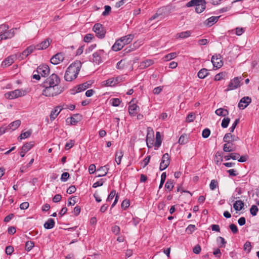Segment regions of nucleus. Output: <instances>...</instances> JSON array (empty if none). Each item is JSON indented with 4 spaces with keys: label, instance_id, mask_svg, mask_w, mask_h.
Returning <instances> with one entry per match:
<instances>
[{
    "label": "nucleus",
    "instance_id": "774afa93",
    "mask_svg": "<svg viewBox=\"0 0 259 259\" xmlns=\"http://www.w3.org/2000/svg\"><path fill=\"white\" fill-rule=\"evenodd\" d=\"M111 230L115 235H118L120 233V227L118 226H114L112 227Z\"/></svg>",
    "mask_w": 259,
    "mask_h": 259
},
{
    "label": "nucleus",
    "instance_id": "de8ad7c7",
    "mask_svg": "<svg viewBox=\"0 0 259 259\" xmlns=\"http://www.w3.org/2000/svg\"><path fill=\"white\" fill-rule=\"evenodd\" d=\"M112 106L117 107L121 103V101L118 98H113L110 100Z\"/></svg>",
    "mask_w": 259,
    "mask_h": 259
},
{
    "label": "nucleus",
    "instance_id": "f257e3e1",
    "mask_svg": "<svg viewBox=\"0 0 259 259\" xmlns=\"http://www.w3.org/2000/svg\"><path fill=\"white\" fill-rule=\"evenodd\" d=\"M81 67V62L80 61H75L71 64L67 68L64 75V79L67 81H71L75 79Z\"/></svg>",
    "mask_w": 259,
    "mask_h": 259
},
{
    "label": "nucleus",
    "instance_id": "864d4df0",
    "mask_svg": "<svg viewBox=\"0 0 259 259\" xmlns=\"http://www.w3.org/2000/svg\"><path fill=\"white\" fill-rule=\"evenodd\" d=\"M195 118V114L194 113H190L189 114L186 118V121L188 122H191L193 121Z\"/></svg>",
    "mask_w": 259,
    "mask_h": 259
},
{
    "label": "nucleus",
    "instance_id": "e2e57ef3",
    "mask_svg": "<svg viewBox=\"0 0 259 259\" xmlns=\"http://www.w3.org/2000/svg\"><path fill=\"white\" fill-rule=\"evenodd\" d=\"M14 251V248L12 246H8L5 249L6 253L8 255H11Z\"/></svg>",
    "mask_w": 259,
    "mask_h": 259
},
{
    "label": "nucleus",
    "instance_id": "0e129e2a",
    "mask_svg": "<svg viewBox=\"0 0 259 259\" xmlns=\"http://www.w3.org/2000/svg\"><path fill=\"white\" fill-rule=\"evenodd\" d=\"M69 177V173L67 172H65L62 174L61 177V180L63 182H65L68 179Z\"/></svg>",
    "mask_w": 259,
    "mask_h": 259
},
{
    "label": "nucleus",
    "instance_id": "72a5a7b5",
    "mask_svg": "<svg viewBox=\"0 0 259 259\" xmlns=\"http://www.w3.org/2000/svg\"><path fill=\"white\" fill-rule=\"evenodd\" d=\"M153 63L154 61L152 60H145L141 62L140 67L142 68H145L153 64Z\"/></svg>",
    "mask_w": 259,
    "mask_h": 259
},
{
    "label": "nucleus",
    "instance_id": "4be33fe9",
    "mask_svg": "<svg viewBox=\"0 0 259 259\" xmlns=\"http://www.w3.org/2000/svg\"><path fill=\"white\" fill-rule=\"evenodd\" d=\"M108 166V165H106L104 166H101L99 168H98L97 169V172L99 173L97 176V177H101L106 176L109 170V167Z\"/></svg>",
    "mask_w": 259,
    "mask_h": 259
},
{
    "label": "nucleus",
    "instance_id": "39448f33",
    "mask_svg": "<svg viewBox=\"0 0 259 259\" xmlns=\"http://www.w3.org/2000/svg\"><path fill=\"white\" fill-rule=\"evenodd\" d=\"M105 55V51L103 50H99L94 52L92 55V58L91 61L97 64H100L103 62V57Z\"/></svg>",
    "mask_w": 259,
    "mask_h": 259
},
{
    "label": "nucleus",
    "instance_id": "7ed1b4c3",
    "mask_svg": "<svg viewBox=\"0 0 259 259\" xmlns=\"http://www.w3.org/2000/svg\"><path fill=\"white\" fill-rule=\"evenodd\" d=\"M27 91L23 89H17L13 91L8 92L5 94V97L9 100L14 99L26 95Z\"/></svg>",
    "mask_w": 259,
    "mask_h": 259
},
{
    "label": "nucleus",
    "instance_id": "f8f14e48",
    "mask_svg": "<svg viewBox=\"0 0 259 259\" xmlns=\"http://www.w3.org/2000/svg\"><path fill=\"white\" fill-rule=\"evenodd\" d=\"M64 59V54L62 53H59L53 56L50 61L51 63L57 65L62 62Z\"/></svg>",
    "mask_w": 259,
    "mask_h": 259
},
{
    "label": "nucleus",
    "instance_id": "4d7b16f0",
    "mask_svg": "<svg viewBox=\"0 0 259 259\" xmlns=\"http://www.w3.org/2000/svg\"><path fill=\"white\" fill-rule=\"evenodd\" d=\"M210 134V131L208 128H205L202 131V136L203 138H208Z\"/></svg>",
    "mask_w": 259,
    "mask_h": 259
},
{
    "label": "nucleus",
    "instance_id": "338daca9",
    "mask_svg": "<svg viewBox=\"0 0 259 259\" xmlns=\"http://www.w3.org/2000/svg\"><path fill=\"white\" fill-rule=\"evenodd\" d=\"M201 250V248L199 244L195 245L193 249V252L197 254H199Z\"/></svg>",
    "mask_w": 259,
    "mask_h": 259
},
{
    "label": "nucleus",
    "instance_id": "6ab92c4d",
    "mask_svg": "<svg viewBox=\"0 0 259 259\" xmlns=\"http://www.w3.org/2000/svg\"><path fill=\"white\" fill-rule=\"evenodd\" d=\"M16 56L15 55H12L8 57L2 63L3 67H6L11 65L14 62Z\"/></svg>",
    "mask_w": 259,
    "mask_h": 259
},
{
    "label": "nucleus",
    "instance_id": "bf43d9fd",
    "mask_svg": "<svg viewBox=\"0 0 259 259\" xmlns=\"http://www.w3.org/2000/svg\"><path fill=\"white\" fill-rule=\"evenodd\" d=\"M244 249L247 250L248 252H249L251 249V243L249 241H246L244 245Z\"/></svg>",
    "mask_w": 259,
    "mask_h": 259
},
{
    "label": "nucleus",
    "instance_id": "c85d7f7f",
    "mask_svg": "<svg viewBox=\"0 0 259 259\" xmlns=\"http://www.w3.org/2000/svg\"><path fill=\"white\" fill-rule=\"evenodd\" d=\"M215 113L218 116L225 117L229 114V111L227 109L220 108L215 110Z\"/></svg>",
    "mask_w": 259,
    "mask_h": 259
},
{
    "label": "nucleus",
    "instance_id": "a18cd8bd",
    "mask_svg": "<svg viewBox=\"0 0 259 259\" xmlns=\"http://www.w3.org/2000/svg\"><path fill=\"white\" fill-rule=\"evenodd\" d=\"M196 229V227L194 225H189L186 229V232L188 234H192Z\"/></svg>",
    "mask_w": 259,
    "mask_h": 259
},
{
    "label": "nucleus",
    "instance_id": "6e6552de",
    "mask_svg": "<svg viewBox=\"0 0 259 259\" xmlns=\"http://www.w3.org/2000/svg\"><path fill=\"white\" fill-rule=\"evenodd\" d=\"M170 163V156L168 153H165L163 155L162 159L160 164L159 169L162 171L166 169Z\"/></svg>",
    "mask_w": 259,
    "mask_h": 259
},
{
    "label": "nucleus",
    "instance_id": "b1692460",
    "mask_svg": "<svg viewBox=\"0 0 259 259\" xmlns=\"http://www.w3.org/2000/svg\"><path fill=\"white\" fill-rule=\"evenodd\" d=\"M238 139V137L235 136V135H232L230 133H227L225 134L223 138V141L224 142H227L228 141L232 142L237 141Z\"/></svg>",
    "mask_w": 259,
    "mask_h": 259
},
{
    "label": "nucleus",
    "instance_id": "ddd939ff",
    "mask_svg": "<svg viewBox=\"0 0 259 259\" xmlns=\"http://www.w3.org/2000/svg\"><path fill=\"white\" fill-rule=\"evenodd\" d=\"M91 84L88 83V82H84L82 84H80L76 87H75L73 90L71 94H75L76 93H78L85 90L89 88Z\"/></svg>",
    "mask_w": 259,
    "mask_h": 259
},
{
    "label": "nucleus",
    "instance_id": "cd10ccee",
    "mask_svg": "<svg viewBox=\"0 0 259 259\" xmlns=\"http://www.w3.org/2000/svg\"><path fill=\"white\" fill-rule=\"evenodd\" d=\"M21 124V120H16L12 123H11L9 125L7 126V128H9V130H12L14 131L17 129Z\"/></svg>",
    "mask_w": 259,
    "mask_h": 259
},
{
    "label": "nucleus",
    "instance_id": "0eeeda50",
    "mask_svg": "<svg viewBox=\"0 0 259 259\" xmlns=\"http://www.w3.org/2000/svg\"><path fill=\"white\" fill-rule=\"evenodd\" d=\"M174 8L170 6H166L161 7L157 10V14H159L162 17L168 16L173 11Z\"/></svg>",
    "mask_w": 259,
    "mask_h": 259
},
{
    "label": "nucleus",
    "instance_id": "c9c22d12",
    "mask_svg": "<svg viewBox=\"0 0 259 259\" xmlns=\"http://www.w3.org/2000/svg\"><path fill=\"white\" fill-rule=\"evenodd\" d=\"M123 155V152L122 150L117 151L115 154V161L117 164H119L121 162V158Z\"/></svg>",
    "mask_w": 259,
    "mask_h": 259
},
{
    "label": "nucleus",
    "instance_id": "f3484780",
    "mask_svg": "<svg viewBox=\"0 0 259 259\" xmlns=\"http://www.w3.org/2000/svg\"><path fill=\"white\" fill-rule=\"evenodd\" d=\"M51 41L52 40L50 38H47L41 43L35 46L36 47V50H41L46 49L49 46Z\"/></svg>",
    "mask_w": 259,
    "mask_h": 259
},
{
    "label": "nucleus",
    "instance_id": "9b49d317",
    "mask_svg": "<svg viewBox=\"0 0 259 259\" xmlns=\"http://www.w3.org/2000/svg\"><path fill=\"white\" fill-rule=\"evenodd\" d=\"M240 78H238V77L234 78L232 79L228 86L227 91L229 90H233L236 89L240 86Z\"/></svg>",
    "mask_w": 259,
    "mask_h": 259
},
{
    "label": "nucleus",
    "instance_id": "473e14b6",
    "mask_svg": "<svg viewBox=\"0 0 259 259\" xmlns=\"http://www.w3.org/2000/svg\"><path fill=\"white\" fill-rule=\"evenodd\" d=\"M208 74V71L205 68H202L198 72V77L201 79H203Z\"/></svg>",
    "mask_w": 259,
    "mask_h": 259
},
{
    "label": "nucleus",
    "instance_id": "393cba45",
    "mask_svg": "<svg viewBox=\"0 0 259 259\" xmlns=\"http://www.w3.org/2000/svg\"><path fill=\"white\" fill-rule=\"evenodd\" d=\"M206 2L205 0H203L201 3H199L197 4L196 5L195 11L197 13H202L206 8Z\"/></svg>",
    "mask_w": 259,
    "mask_h": 259
},
{
    "label": "nucleus",
    "instance_id": "052dcab7",
    "mask_svg": "<svg viewBox=\"0 0 259 259\" xmlns=\"http://www.w3.org/2000/svg\"><path fill=\"white\" fill-rule=\"evenodd\" d=\"M239 118L236 119L235 121L233 123L232 126L229 128L230 132L231 133H233L234 132L236 126L239 123Z\"/></svg>",
    "mask_w": 259,
    "mask_h": 259
},
{
    "label": "nucleus",
    "instance_id": "6e6d98bb",
    "mask_svg": "<svg viewBox=\"0 0 259 259\" xmlns=\"http://www.w3.org/2000/svg\"><path fill=\"white\" fill-rule=\"evenodd\" d=\"M218 186V182L215 180H212L210 182L209 187L211 190H214Z\"/></svg>",
    "mask_w": 259,
    "mask_h": 259
},
{
    "label": "nucleus",
    "instance_id": "13d9d810",
    "mask_svg": "<svg viewBox=\"0 0 259 259\" xmlns=\"http://www.w3.org/2000/svg\"><path fill=\"white\" fill-rule=\"evenodd\" d=\"M9 28V27L8 25L6 24H2L0 25V34L2 33H4V32H6Z\"/></svg>",
    "mask_w": 259,
    "mask_h": 259
},
{
    "label": "nucleus",
    "instance_id": "49530a36",
    "mask_svg": "<svg viewBox=\"0 0 259 259\" xmlns=\"http://www.w3.org/2000/svg\"><path fill=\"white\" fill-rule=\"evenodd\" d=\"M230 119L229 117L224 118L222 122L221 125L223 128H226L228 127L230 122Z\"/></svg>",
    "mask_w": 259,
    "mask_h": 259
},
{
    "label": "nucleus",
    "instance_id": "680f3d73",
    "mask_svg": "<svg viewBox=\"0 0 259 259\" xmlns=\"http://www.w3.org/2000/svg\"><path fill=\"white\" fill-rule=\"evenodd\" d=\"M217 241L218 242L219 241L221 242V244L220 245V247H222L223 246H224L226 244L227 242L225 241V239L222 237H218L217 239Z\"/></svg>",
    "mask_w": 259,
    "mask_h": 259
},
{
    "label": "nucleus",
    "instance_id": "dca6fc26",
    "mask_svg": "<svg viewBox=\"0 0 259 259\" xmlns=\"http://www.w3.org/2000/svg\"><path fill=\"white\" fill-rule=\"evenodd\" d=\"M132 101L130 102L128 106V112L130 115L135 116L139 111V107L134 103H132Z\"/></svg>",
    "mask_w": 259,
    "mask_h": 259
},
{
    "label": "nucleus",
    "instance_id": "a211bd4d",
    "mask_svg": "<svg viewBox=\"0 0 259 259\" xmlns=\"http://www.w3.org/2000/svg\"><path fill=\"white\" fill-rule=\"evenodd\" d=\"M15 33L13 29L7 30L4 33L0 34V41L3 39L11 38L14 36Z\"/></svg>",
    "mask_w": 259,
    "mask_h": 259
},
{
    "label": "nucleus",
    "instance_id": "412c9836",
    "mask_svg": "<svg viewBox=\"0 0 259 259\" xmlns=\"http://www.w3.org/2000/svg\"><path fill=\"white\" fill-rule=\"evenodd\" d=\"M220 16H212L208 18L204 22V24L208 26H211L215 24L219 20Z\"/></svg>",
    "mask_w": 259,
    "mask_h": 259
},
{
    "label": "nucleus",
    "instance_id": "e433bc0d",
    "mask_svg": "<svg viewBox=\"0 0 259 259\" xmlns=\"http://www.w3.org/2000/svg\"><path fill=\"white\" fill-rule=\"evenodd\" d=\"M191 32L190 31L182 32L177 34V37L181 38H185L191 35Z\"/></svg>",
    "mask_w": 259,
    "mask_h": 259
},
{
    "label": "nucleus",
    "instance_id": "bb28decb",
    "mask_svg": "<svg viewBox=\"0 0 259 259\" xmlns=\"http://www.w3.org/2000/svg\"><path fill=\"white\" fill-rule=\"evenodd\" d=\"M134 35L130 34L126 36L121 37L120 39L122 40V42L124 44V45L130 44L133 39Z\"/></svg>",
    "mask_w": 259,
    "mask_h": 259
},
{
    "label": "nucleus",
    "instance_id": "58836bf2",
    "mask_svg": "<svg viewBox=\"0 0 259 259\" xmlns=\"http://www.w3.org/2000/svg\"><path fill=\"white\" fill-rule=\"evenodd\" d=\"M161 144V140L160 133L157 132L156 134V141L154 144L155 147H159Z\"/></svg>",
    "mask_w": 259,
    "mask_h": 259
},
{
    "label": "nucleus",
    "instance_id": "4468645a",
    "mask_svg": "<svg viewBox=\"0 0 259 259\" xmlns=\"http://www.w3.org/2000/svg\"><path fill=\"white\" fill-rule=\"evenodd\" d=\"M251 98L247 96L244 97L240 100L238 104V107L240 109H244L251 103Z\"/></svg>",
    "mask_w": 259,
    "mask_h": 259
},
{
    "label": "nucleus",
    "instance_id": "a19ab883",
    "mask_svg": "<svg viewBox=\"0 0 259 259\" xmlns=\"http://www.w3.org/2000/svg\"><path fill=\"white\" fill-rule=\"evenodd\" d=\"M203 1V0H191L186 4V6L187 7L196 6L197 4H198L199 3H201Z\"/></svg>",
    "mask_w": 259,
    "mask_h": 259
},
{
    "label": "nucleus",
    "instance_id": "7c9ffc66",
    "mask_svg": "<svg viewBox=\"0 0 259 259\" xmlns=\"http://www.w3.org/2000/svg\"><path fill=\"white\" fill-rule=\"evenodd\" d=\"M55 222L53 219H49L44 224V228L46 229H51L54 227Z\"/></svg>",
    "mask_w": 259,
    "mask_h": 259
},
{
    "label": "nucleus",
    "instance_id": "9d476101",
    "mask_svg": "<svg viewBox=\"0 0 259 259\" xmlns=\"http://www.w3.org/2000/svg\"><path fill=\"white\" fill-rule=\"evenodd\" d=\"M211 61L213 66L217 68H221L223 65L222 57L220 54H215L212 56Z\"/></svg>",
    "mask_w": 259,
    "mask_h": 259
},
{
    "label": "nucleus",
    "instance_id": "a878e982",
    "mask_svg": "<svg viewBox=\"0 0 259 259\" xmlns=\"http://www.w3.org/2000/svg\"><path fill=\"white\" fill-rule=\"evenodd\" d=\"M154 135L153 133L148 132L146 137V144L148 148H152L153 146Z\"/></svg>",
    "mask_w": 259,
    "mask_h": 259
},
{
    "label": "nucleus",
    "instance_id": "2f4dec72",
    "mask_svg": "<svg viewBox=\"0 0 259 259\" xmlns=\"http://www.w3.org/2000/svg\"><path fill=\"white\" fill-rule=\"evenodd\" d=\"M61 111V109H60L59 107H57L55 109L52 111L50 114L51 120H54L55 118L57 116V115L59 114Z\"/></svg>",
    "mask_w": 259,
    "mask_h": 259
},
{
    "label": "nucleus",
    "instance_id": "20e7f679",
    "mask_svg": "<svg viewBox=\"0 0 259 259\" xmlns=\"http://www.w3.org/2000/svg\"><path fill=\"white\" fill-rule=\"evenodd\" d=\"M60 82V79L59 77L57 74L53 73L46 79L42 85L43 87L58 86V85Z\"/></svg>",
    "mask_w": 259,
    "mask_h": 259
},
{
    "label": "nucleus",
    "instance_id": "f03ea898",
    "mask_svg": "<svg viewBox=\"0 0 259 259\" xmlns=\"http://www.w3.org/2000/svg\"><path fill=\"white\" fill-rule=\"evenodd\" d=\"M43 90L42 94L48 97L56 96L61 93L65 88L63 87L59 86H46Z\"/></svg>",
    "mask_w": 259,
    "mask_h": 259
},
{
    "label": "nucleus",
    "instance_id": "2eb2a0df",
    "mask_svg": "<svg viewBox=\"0 0 259 259\" xmlns=\"http://www.w3.org/2000/svg\"><path fill=\"white\" fill-rule=\"evenodd\" d=\"M36 49L35 46H30L27 47L21 54L19 55V57L22 60L27 57L30 54L32 53L34 50Z\"/></svg>",
    "mask_w": 259,
    "mask_h": 259
},
{
    "label": "nucleus",
    "instance_id": "37998d69",
    "mask_svg": "<svg viewBox=\"0 0 259 259\" xmlns=\"http://www.w3.org/2000/svg\"><path fill=\"white\" fill-rule=\"evenodd\" d=\"M80 116L79 114H75L74 115V116L71 117L70 118V124L72 125L75 124L77 122H78L79 119L78 118V117Z\"/></svg>",
    "mask_w": 259,
    "mask_h": 259
},
{
    "label": "nucleus",
    "instance_id": "603ef678",
    "mask_svg": "<svg viewBox=\"0 0 259 259\" xmlns=\"http://www.w3.org/2000/svg\"><path fill=\"white\" fill-rule=\"evenodd\" d=\"M177 56V54L175 52L169 53L165 56L164 58L165 60L168 61L175 58Z\"/></svg>",
    "mask_w": 259,
    "mask_h": 259
},
{
    "label": "nucleus",
    "instance_id": "1a4fd4ad",
    "mask_svg": "<svg viewBox=\"0 0 259 259\" xmlns=\"http://www.w3.org/2000/svg\"><path fill=\"white\" fill-rule=\"evenodd\" d=\"M50 71L49 67L46 64L39 65L36 69L37 73L42 77L48 76L50 73Z\"/></svg>",
    "mask_w": 259,
    "mask_h": 259
},
{
    "label": "nucleus",
    "instance_id": "5701e85b",
    "mask_svg": "<svg viewBox=\"0 0 259 259\" xmlns=\"http://www.w3.org/2000/svg\"><path fill=\"white\" fill-rule=\"evenodd\" d=\"M223 146V150L226 152H233L235 151V148L233 147V144L230 141L227 142Z\"/></svg>",
    "mask_w": 259,
    "mask_h": 259
},
{
    "label": "nucleus",
    "instance_id": "aec40b11",
    "mask_svg": "<svg viewBox=\"0 0 259 259\" xmlns=\"http://www.w3.org/2000/svg\"><path fill=\"white\" fill-rule=\"evenodd\" d=\"M124 46V44L122 42V40H121L120 39H119L117 40L113 45L112 49L114 51H118L121 50Z\"/></svg>",
    "mask_w": 259,
    "mask_h": 259
},
{
    "label": "nucleus",
    "instance_id": "5fc2aeb1",
    "mask_svg": "<svg viewBox=\"0 0 259 259\" xmlns=\"http://www.w3.org/2000/svg\"><path fill=\"white\" fill-rule=\"evenodd\" d=\"M166 178V172H163L161 176L160 183L159 186V188L160 189L162 187V186L165 181Z\"/></svg>",
    "mask_w": 259,
    "mask_h": 259
},
{
    "label": "nucleus",
    "instance_id": "ea45409f",
    "mask_svg": "<svg viewBox=\"0 0 259 259\" xmlns=\"http://www.w3.org/2000/svg\"><path fill=\"white\" fill-rule=\"evenodd\" d=\"M34 246V243L33 241H28L25 243V249L27 251H30Z\"/></svg>",
    "mask_w": 259,
    "mask_h": 259
},
{
    "label": "nucleus",
    "instance_id": "c756f323",
    "mask_svg": "<svg viewBox=\"0 0 259 259\" xmlns=\"http://www.w3.org/2000/svg\"><path fill=\"white\" fill-rule=\"evenodd\" d=\"M244 203L242 200H237L233 204V207L236 211L241 210L244 207Z\"/></svg>",
    "mask_w": 259,
    "mask_h": 259
},
{
    "label": "nucleus",
    "instance_id": "c03bdc74",
    "mask_svg": "<svg viewBox=\"0 0 259 259\" xmlns=\"http://www.w3.org/2000/svg\"><path fill=\"white\" fill-rule=\"evenodd\" d=\"M31 134V131H28L27 132L22 133L19 137L18 138H19L20 140L24 139L26 138H27L29 137Z\"/></svg>",
    "mask_w": 259,
    "mask_h": 259
},
{
    "label": "nucleus",
    "instance_id": "f704fd0d",
    "mask_svg": "<svg viewBox=\"0 0 259 259\" xmlns=\"http://www.w3.org/2000/svg\"><path fill=\"white\" fill-rule=\"evenodd\" d=\"M34 142L33 141H31L23 145L22 148L23 150L26 151L27 152L34 146Z\"/></svg>",
    "mask_w": 259,
    "mask_h": 259
},
{
    "label": "nucleus",
    "instance_id": "3c124183",
    "mask_svg": "<svg viewBox=\"0 0 259 259\" xmlns=\"http://www.w3.org/2000/svg\"><path fill=\"white\" fill-rule=\"evenodd\" d=\"M75 142L74 140H70L65 144V148L66 150H69L72 148L74 145Z\"/></svg>",
    "mask_w": 259,
    "mask_h": 259
},
{
    "label": "nucleus",
    "instance_id": "423d86ee",
    "mask_svg": "<svg viewBox=\"0 0 259 259\" xmlns=\"http://www.w3.org/2000/svg\"><path fill=\"white\" fill-rule=\"evenodd\" d=\"M93 30L96 33V36L98 38L102 39L105 37L106 31L103 25L100 23L95 24L93 27Z\"/></svg>",
    "mask_w": 259,
    "mask_h": 259
},
{
    "label": "nucleus",
    "instance_id": "79ce46f5",
    "mask_svg": "<svg viewBox=\"0 0 259 259\" xmlns=\"http://www.w3.org/2000/svg\"><path fill=\"white\" fill-rule=\"evenodd\" d=\"M165 187L168 189L169 191H171L174 188V182L171 180H168L167 181Z\"/></svg>",
    "mask_w": 259,
    "mask_h": 259
},
{
    "label": "nucleus",
    "instance_id": "09e8293b",
    "mask_svg": "<svg viewBox=\"0 0 259 259\" xmlns=\"http://www.w3.org/2000/svg\"><path fill=\"white\" fill-rule=\"evenodd\" d=\"M94 37V35L91 33L86 34L83 38V40L86 42H90Z\"/></svg>",
    "mask_w": 259,
    "mask_h": 259
},
{
    "label": "nucleus",
    "instance_id": "8fccbe9b",
    "mask_svg": "<svg viewBox=\"0 0 259 259\" xmlns=\"http://www.w3.org/2000/svg\"><path fill=\"white\" fill-rule=\"evenodd\" d=\"M258 210V209L257 207L254 205H252L250 209V213L253 216H255L256 215Z\"/></svg>",
    "mask_w": 259,
    "mask_h": 259
},
{
    "label": "nucleus",
    "instance_id": "4c0bfd02",
    "mask_svg": "<svg viewBox=\"0 0 259 259\" xmlns=\"http://www.w3.org/2000/svg\"><path fill=\"white\" fill-rule=\"evenodd\" d=\"M104 84L107 87H112L116 85V81L114 78H111L103 82Z\"/></svg>",
    "mask_w": 259,
    "mask_h": 259
},
{
    "label": "nucleus",
    "instance_id": "69168bd1",
    "mask_svg": "<svg viewBox=\"0 0 259 259\" xmlns=\"http://www.w3.org/2000/svg\"><path fill=\"white\" fill-rule=\"evenodd\" d=\"M116 195V192L115 190H112L110 193L109 194V195H108L107 199H106V201H111L113 198L114 197L115 195Z\"/></svg>",
    "mask_w": 259,
    "mask_h": 259
}]
</instances>
